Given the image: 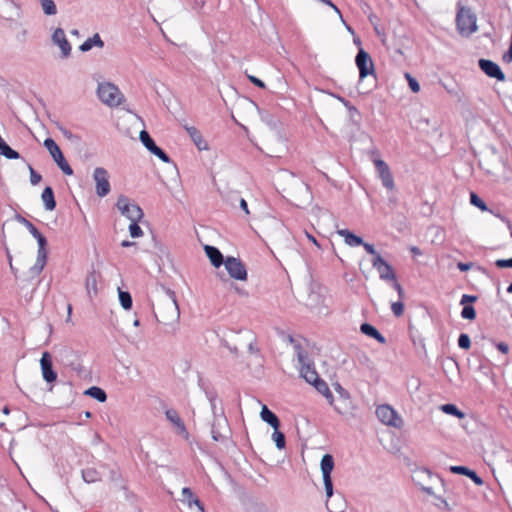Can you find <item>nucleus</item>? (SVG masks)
Returning a JSON list of instances; mask_svg holds the SVG:
<instances>
[{
  "label": "nucleus",
  "instance_id": "1",
  "mask_svg": "<svg viewBox=\"0 0 512 512\" xmlns=\"http://www.w3.org/2000/svg\"><path fill=\"white\" fill-rule=\"evenodd\" d=\"M456 7V30L460 36L468 38L478 30L477 16L470 7L462 5L460 1Z\"/></svg>",
  "mask_w": 512,
  "mask_h": 512
},
{
  "label": "nucleus",
  "instance_id": "2",
  "mask_svg": "<svg viewBox=\"0 0 512 512\" xmlns=\"http://www.w3.org/2000/svg\"><path fill=\"white\" fill-rule=\"evenodd\" d=\"M97 95L109 107H117L125 100L119 88L110 82L99 83Z\"/></svg>",
  "mask_w": 512,
  "mask_h": 512
},
{
  "label": "nucleus",
  "instance_id": "3",
  "mask_svg": "<svg viewBox=\"0 0 512 512\" xmlns=\"http://www.w3.org/2000/svg\"><path fill=\"white\" fill-rule=\"evenodd\" d=\"M33 237L37 240L38 250H37L36 262L30 268V273L32 276H37L43 271V269L47 263V259H48V251L46 249L47 239L40 231L38 232V234H35Z\"/></svg>",
  "mask_w": 512,
  "mask_h": 512
},
{
  "label": "nucleus",
  "instance_id": "4",
  "mask_svg": "<svg viewBox=\"0 0 512 512\" xmlns=\"http://www.w3.org/2000/svg\"><path fill=\"white\" fill-rule=\"evenodd\" d=\"M44 147L49 151L51 157L56 162L60 170L68 176L73 174V169L65 159L60 147L52 138H46L44 140Z\"/></svg>",
  "mask_w": 512,
  "mask_h": 512
},
{
  "label": "nucleus",
  "instance_id": "5",
  "mask_svg": "<svg viewBox=\"0 0 512 512\" xmlns=\"http://www.w3.org/2000/svg\"><path fill=\"white\" fill-rule=\"evenodd\" d=\"M355 64L359 70V85L367 76H375L374 63L369 53L366 52L362 47L359 48L358 53L356 54Z\"/></svg>",
  "mask_w": 512,
  "mask_h": 512
},
{
  "label": "nucleus",
  "instance_id": "6",
  "mask_svg": "<svg viewBox=\"0 0 512 512\" xmlns=\"http://www.w3.org/2000/svg\"><path fill=\"white\" fill-rule=\"evenodd\" d=\"M116 207L120 213L130 221H140L144 216L140 206L135 203H130L128 197L125 195H120L118 197Z\"/></svg>",
  "mask_w": 512,
  "mask_h": 512
},
{
  "label": "nucleus",
  "instance_id": "7",
  "mask_svg": "<svg viewBox=\"0 0 512 512\" xmlns=\"http://www.w3.org/2000/svg\"><path fill=\"white\" fill-rule=\"evenodd\" d=\"M320 468H321V472H322L326 497H327V499H329L332 497V495L334 493L333 482H332V478H331V473L334 469V458L331 454H324L322 456V459L320 462Z\"/></svg>",
  "mask_w": 512,
  "mask_h": 512
},
{
  "label": "nucleus",
  "instance_id": "8",
  "mask_svg": "<svg viewBox=\"0 0 512 512\" xmlns=\"http://www.w3.org/2000/svg\"><path fill=\"white\" fill-rule=\"evenodd\" d=\"M376 416L383 424L387 426L400 428L403 424L402 418L388 404L379 405L376 408Z\"/></svg>",
  "mask_w": 512,
  "mask_h": 512
},
{
  "label": "nucleus",
  "instance_id": "9",
  "mask_svg": "<svg viewBox=\"0 0 512 512\" xmlns=\"http://www.w3.org/2000/svg\"><path fill=\"white\" fill-rule=\"evenodd\" d=\"M224 266L229 276L238 281H246L248 274L245 264L240 258L228 256L225 259Z\"/></svg>",
  "mask_w": 512,
  "mask_h": 512
},
{
  "label": "nucleus",
  "instance_id": "10",
  "mask_svg": "<svg viewBox=\"0 0 512 512\" xmlns=\"http://www.w3.org/2000/svg\"><path fill=\"white\" fill-rule=\"evenodd\" d=\"M139 139L143 146L153 155L158 157L164 163H171L169 155L160 147H158L146 130H142L139 134Z\"/></svg>",
  "mask_w": 512,
  "mask_h": 512
},
{
  "label": "nucleus",
  "instance_id": "11",
  "mask_svg": "<svg viewBox=\"0 0 512 512\" xmlns=\"http://www.w3.org/2000/svg\"><path fill=\"white\" fill-rule=\"evenodd\" d=\"M93 179L96 184V194L99 197L107 196L111 190L108 171L103 167L95 168L93 172Z\"/></svg>",
  "mask_w": 512,
  "mask_h": 512
},
{
  "label": "nucleus",
  "instance_id": "12",
  "mask_svg": "<svg viewBox=\"0 0 512 512\" xmlns=\"http://www.w3.org/2000/svg\"><path fill=\"white\" fill-rule=\"evenodd\" d=\"M372 267L379 273V278L386 282L395 281L396 273L393 267L381 256L373 257L371 259Z\"/></svg>",
  "mask_w": 512,
  "mask_h": 512
},
{
  "label": "nucleus",
  "instance_id": "13",
  "mask_svg": "<svg viewBox=\"0 0 512 512\" xmlns=\"http://www.w3.org/2000/svg\"><path fill=\"white\" fill-rule=\"evenodd\" d=\"M479 68L481 71L486 74L490 78H494L498 81H505L506 76L502 71L501 67L494 61L490 59H479L478 61Z\"/></svg>",
  "mask_w": 512,
  "mask_h": 512
},
{
  "label": "nucleus",
  "instance_id": "14",
  "mask_svg": "<svg viewBox=\"0 0 512 512\" xmlns=\"http://www.w3.org/2000/svg\"><path fill=\"white\" fill-rule=\"evenodd\" d=\"M374 165L381 179L382 185L388 190H393L395 184L388 164L381 159H375Z\"/></svg>",
  "mask_w": 512,
  "mask_h": 512
},
{
  "label": "nucleus",
  "instance_id": "15",
  "mask_svg": "<svg viewBox=\"0 0 512 512\" xmlns=\"http://www.w3.org/2000/svg\"><path fill=\"white\" fill-rule=\"evenodd\" d=\"M374 165L381 179L382 185L388 190H393L395 184L388 164L381 159H375Z\"/></svg>",
  "mask_w": 512,
  "mask_h": 512
},
{
  "label": "nucleus",
  "instance_id": "16",
  "mask_svg": "<svg viewBox=\"0 0 512 512\" xmlns=\"http://www.w3.org/2000/svg\"><path fill=\"white\" fill-rule=\"evenodd\" d=\"M450 416L456 417L459 420V425L469 433L474 424V418L471 413L459 409L455 404L450 403Z\"/></svg>",
  "mask_w": 512,
  "mask_h": 512
},
{
  "label": "nucleus",
  "instance_id": "17",
  "mask_svg": "<svg viewBox=\"0 0 512 512\" xmlns=\"http://www.w3.org/2000/svg\"><path fill=\"white\" fill-rule=\"evenodd\" d=\"M40 367L43 379L52 383L57 379V372L53 369L52 357L48 351L42 353V357L40 359Z\"/></svg>",
  "mask_w": 512,
  "mask_h": 512
},
{
  "label": "nucleus",
  "instance_id": "18",
  "mask_svg": "<svg viewBox=\"0 0 512 512\" xmlns=\"http://www.w3.org/2000/svg\"><path fill=\"white\" fill-rule=\"evenodd\" d=\"M52 41L54 44L58 45L62 58H68L71 54V44L66 38L65 32L62 28H57L52 34Z\"/></svg>",
  "mask_w": 512,
  "mask_h": 512
},
{
  "label": "nucleus",
  "instance_id": "19",
  "mask_svg": "<svg viewBox=\"0 0 512 512\" xmlns=\"http://www.w3.org/2000/svg\"><path fill=\"white\" fill-rule=\"evenodd\" d=\"M228 425L227 419L223 416L221 411L220 417L214 418L211 426V435L214 441L224 443L228 440V436L221 432V429Z\"/></svg>",
  "mask_w": 512,
  "mask_h": 512
},
{
  "label": "nucleus",
  "instance_id": "20",
  "mask_svg": "<svg viewBox=\"0 0 512 512\" xmlns=\"http://www.w3.org/2000/svg\"><path fill=\"white\" fill-rule=\"evenodd\" d=\"M450 473L464 475L471 479L473 483L477 486H482L484 484L483 479L476 473L475 470L470 469L467 466L462 465H450Z\"/></svg>",
  "mask_w": 512,
  "mask_h": 512
},
{
  "label": "nucleus",
  "instance_id": "21",
  "mask_svg": "<svg viewBox=\"0 0 512 512\" xmlns=\"http://www.w3.org/2000/svg\"><path fill=\"white\" fill-rule=\"evenodd\" d=\"M300 375L309 384L317 381L320 376L315 369L314 362L309 360L305 363L300 364Z\"/></svg>",
  "mask_w": 512,
  "mask_h": 512
},
{
  "label": "nucleus",
  "instance_id": "22",
  "mask_svg": "<svg viewBox=\"0 0 512 512\" xmlns=\"http://www.w3.org/2000/svg\"><path fill=\"white\" fill-rule=\"evenodd\" d=\"M181 501L188 505V507H192L195 505L199 512H205V508L200 499L194 495L193 491L189 487H184L182 489V498Z\"/></svg>",
  "mask_w": 512,
  "mask_h": 512
},
{
  "label": "nucleus",
  "instance_id": "23",
  "mask_svg": "<svg viewBox=\"0 0 512 512\" xmlns=\"http://www.w3.org/2000/svg\"><path fill=\"white\" fill-rule=\"evenodd\" d=\"M204 251H205L208 259L210 260L211 264L215 268H219L220 266L224 265V262H225L224 256L217 247L211 246V245H205Z\"/></svg>",
  "mask_w": 512,
  "mask_h": 512
},
{
  "label": "nucleus",
  "instance_id": "24",
  "mask_svg": "<svg viewBox=\"0 0 512 512\" xmlns=\"http://www.w3.org/2000/svg\"><path fill=\"white\" fill-rule=\"evenodd\" d=\"M360 332L364 335L375 339L380 344H386V338L370 323H362L360 325Z\"/></svg>",
  "mask_w": 512,
  "mask_h": 512
},
{
  "label": "nucleus",
  "instance_id": "25",
  "mask_svg": "<svg viewBox=\"0 0 512 512\" xmlns=\"http://www.w3.org/2000/svg\"><path fill=\"white\" fill-rule=\"evenodd\" d=\"M261 419L269 424L273 429H279L280 420L277 415L271 411L266 405H263L260 412Z\"/></svg>",
  "mask_w": 512,
  "mask_h": 512
},
{
  "label": "nucleus",
  "instance_id": "26",
  "mask_svg": "<svg viewBox=\"0 0 512 512\" xmlns=\"http://www.w3.org/2000/svg\"><path fill=\"white\" fill-rule=\"evenodd\" d=\"M185 129L199 150L208 149L206 141L203 139L200 131L196 127L186 126Z\"/></svg>",
  "mask_w": 512,
  "mask_h": 512
},
{
  "label": "nucleus",
  "instance_id": "27",
  "mask_svg": "<svg viewBox=\"0 0 512 512\" xmlns=\"http://www.w3.org/2000/svg\"><path fill=\"white\" fill-rule=\"evenodd\" d=\"M44 207L47 211H53L56 208V200L52 187L46 186L41 194Z\"/></svg>",
  "mask_w": 512,
  "mask_h": 512
},
{
  "label": "nucleus",
  "instance_id": "28",
  "mask_svg": "<svg viewBox=\"0 0 512 512\" xmlns=\"http://www.w3.org/2000/svg\"><path fill=\"white\" fill-rule=\"evenodd\" d=\"M338 234L344 238L345 243L351 247H357L361 244H364V240L362 237L354 234L348 229L338 230Z\"/></svg>",
  "mask_w": 512,
  "mask_h": 512
},
{
  "label": "nucleus",
  "instance_id": "29",
  "mask_svg": "<svg viewBox=\"0 0 512 512\" xmlns=\"http://www.w3.org/2000/svg\"><path fill=\"white\" fill-rule=\"evenodd\" d=\"M165 416L171 423L176 426L179 434L187 433L185 424L175 409H167L165 411Z\"/></svg>",
  "mask_w": 512,
  "mask_h": 512
},
{
  "label": "nucleus",
  "instance_id": "30",
  "mask_svg": "<svg viewBox=\"0 0 512 512\" xmlns=\"http://www.w3.org/2000/svg\"><path fill=\"white\" fill-rule=\"evenodd\" d=\"M99 274L95 271V269H92L87 277H86V290L88 295L91 297L92 295H96L98 293L97 289V281H98Z\"/></svg>",
  "mask_w": 512,
  "mask_h": 512
},
{
  "label": "nucleus",
  "instance_id": "31",
  "mask_svg": "<svg viewBox=\"0 0 512 512\" xmlns=\"http://www.w3.org/2000/svg\"><path fill=\"white\" fill-rule=\"evenodd\" d=\"M424 477H428V478H431L432 475L430 473V471L426 468H418L414 471L413 473V481L416 482L418 485L421 486V489L425 492H427L428 494H432V488L431 487H427V486H424L422 483H421V480L424 478Z\"/></svg>",
  "mask_w": 512,
  "mask_h": 512
},
{
  "label": "nucleus",
  "instance_id": "32",
  "mask_svg": "<svg viewBox=\"0 0 512 512\" xmlns=\"http://www.w3.org/2000/svg\"><path fill=\"white\" fill-rule=\"evenodd\" d=\"M94 46L102 48L104 46V42L101 39L98 33L94 34L92 37L86 39L80 46L79 49L82 52L90 51Z\"/></svg>",
  "mask_w": 512,
  "mask_h": 512
},
{
  "label": "nucleus",
  "instance_id": "33",
  "mask_svg": "<svg viewBox=\"0 0 512 512\" xmlns=\"http://www.w3.org/2000/svg\"><path fill=\"white\" fill-rule=\"evenodd\" d=\"M0 155L4 156L5 158H7L9 160H17L21 157L19 152L12 149L6 143V141L3 139V137L1 135H0Z\"/></svg>",
  "mask_w": 512,
  "mask_h": 512
},
{
  "label": "nucleus",
  "instance_id": "34",
  "mask_svg": "<svg viewBox=\"0 0 512 512\" xmlns=\"http://www.w3.org/2000/svg\"><path fill=\"white\" fill-rule=\"evenodd\" d=\"M82 479L84 482L90 484L101 480V474L93 467H88L82 470Z\"/></svg>",
  "mask_w": 512,
  "mask_h": 512
},
{
  "label": "nucleus",
  "instance_id": "35",
  "mask_svg": "<svg viewBox=\"0 0 512 512\" xmlns=\"http://www.w3.org/2000/svg\"><path fill=\"white\" fill-rule=\"evenodd\" d=\"M85 395L90 396L91 398L97 400L98 402H105L107 400V394L104 389L98 386H92L88 388L85 392Z\"/></svg>",
  "mask_w": 512,
  "mask_h": 512
},
{
  "label": "nucleus",
  "instance_id": "36",
  "mask_svg": "<svg viewBox=\"0 0 512 512\" xmlns=\"http://www.w3.org/2000/svg\"><path fill=\"white\" fill-rule=\"evenodd\" d=\"M289 339H290V342L293 344V347H294V350H295L298 362L300 364H302V363H305V362L309 361L310 359L308 357V354L303 349L302 345L299 342L295 341L292 337H290Z\"/></svg>",
  "mask_w": 512,
  "mask_h": 512
},
{
  "label": "nucleus",
  "instance_id": "37",
  "mask_svg": "<svg viewBox=\"0 0 512 512\" xmlns=\"http://www.w3.org/2000/svg\"><path fill=\"white\" fill-rule=\"evenodd\" d=\"M118 294H119V302H120L122 308L125 310H130L133 305V300H132V296H131L130 292L123 291L119 288Z\"/></svg>",
  "mask_w": 512,
  "mask_h": 512
},
{
  "label": "nucleus",
  "instance_id": "38",
  "mask_svg": "<svg viewBox=\"0 0 512 512\" xmlns=\"http://www.w3.org/2000/svg\"><path fill=\"white\" fill-rule=\"evenodd\" d=\"M14 219L22 224L23 226L26 227V229L30 232V234L32 236H34L35 234H38L39 230L35 227V225L29 221L28 219H26L24 216H22L21 214L19 213H16L15 216H14Z\"/></svg>",
  "mask_w": 512,
  "mask_h": 512
},
{
  "label": "nucleus",
  "instance_id": "39",
  "mask_svg": "<svg viewBox=\"0 0 512 512\" xmlns=\"http://www.w3.org/2000/svg\"><path fill=\"white\" fill-rule=\"evenodd\" d=\"M470 204L477 207L481 211H489L493 213L491 210H489L487 204L484 202L482 198H480L475 192H470Z\"/></svg>",
  "mask_w": 512,
  "mask_h": 512
},
{
  "label": "nucleus",
  "instance_id": "40",
  "mask_svg": "<svg viewBox=\"0 0 512 512\" xmlns=\"http://www.w3.org/2000/svg\"><path fill=\"white\" fill-rule=\"evenodd\" d=\"M40 3L44 14L52 16L57 13V7L53 0H40Z\"/></svg>",
  "mask_w": 512,
  "mask_h": 512
},
{
  "label": "nucleus",
  "instance_id": "41",
  "mask_svg": "<svg viewBox=\"0 0 512 512\" xmlns=\"http://www.w3.org/2000/svg\"><path fill=\"white\" fill-rule=\"evenodd\" d=\"M272 439L275 442L276 447L279 450H282L286 446V439L284 433L279 431V429H274V432L272 433Z\"/></svg>",
  "mask_w": 512,
  "mask_h": 512
},
{
  "label": "nucleus",
  "instance_id": "42",
  "mask_svg": "<svg viewBox=\"0 0 512 512\" xmlns=\"http://www.w3.org/2000/svg\"><path fill=\"white\" fill-rule=\"evenodd\" d=\"M463 306L461 317L466 320H474L476 318V310L471 304H461Z\"/></svg>",
  "mask_w": 512,
  "mask_h": 512
},
{
  "label": "nucleus",
  "instance_id": "43",
  "mask_svg": "<svg viewBox=\"0 0 512 512\" xmlns=\"http://www.w3.org/2000/svg\"><path fill=\"white\" fill-rule=\"evenodd\" d=\"M199 385L203 389V391H204L208 401L209 402H216L218 395H217V392L215 391V389L210 387V386H208V385H205L201 381H200Z\"/></svg>",
  "mask_w": 512,
  "mask_h": 512
},
{
  "label": "nucleus",
  "instance_id": "44",
  "mask_svg": "<svg viewBox=\"0 0 512 512\" xmlns=\"http://www.w3.org/2000/svg\"><path fill=\"white\" fill-rule=\"evenodd\" d=\"M139 221H131V224L129 225V233L132 238H138L142 236L143 231L141 227L138 225Z\"/></svg>",
  "mask_w": 512,
  "mask_h": 512
},
{
  "label": "nucleus",
  "instance_id": "45",
  "mask_svg": "<svg viewBox=\"0 0 512 512\" xmlns=\"http://www.w3.org/2000/svg\"><path fill=\"white\" fill-rule=\"evenodd\" d=\"M458 346L461 349L468 350L471 347V339L468 334L461 333L458 338Z\"/></svg>",
  "mask_w": 512,
  "mask_h": 512
},
{
  "label": "nucleus",
  "instance_id": "46",
  "mask_svg": "<svg viewBox=\"0 0 512 512\" xmlns=\"http://www.w3.org/2000/svg\"><path fill=\"white\" fill-rule=\"evenodd\" d=\"M311 385H313V387L321 395H323L327 390H329L328 384L322 378H319L317 381L313 382Z\"/></svg>",
  "mask_w": 512,
  "mask_h": 512
},
{
  "label": "nucleus",
  "instance_id": "47",
  "mask_svg": "<svg viewBox=\"0 0 512 512\" xmlns=\"http://www.w3.org/2000/svg\"><path fill=\"white\" fill-rule=\"evenodd\" d=\"M405 77L408 81V85H409V88L411 89V91L414 93L419 92L420 91L419 82L414 77H412L409 73H406Z\"/></svg>",
  "mask_w": 512,
  "mask_h": 512
},
{
  "label": "nucleus",
  "instance_id": "48",
  "mask_svg": "<svg viewBox=\"0 0 512 512\" xmlns=\"http://www.w3.org/2000/svg\"><path fill=\"white\" fill-rule=\"evenodd\" d=\"M391 310L396 317L402 316L404 312V304L402 300L393 302L391 305Z\"/></svg>",
  "mask_w": 512,
  "mask_h": 512
},
{
  "label": "nucleus",
  "instance_id": "49",
  "mask_svg": "<svg viewBox=\"0 0 512 512\" xmlns=\"http://www.w3.org/2000/svg\"><path fill=\"white\" fill-rule=\"evenodd\" d=\"M334 389L341 399H343L344 401L350 400V393L345 388H343L341 384L335 383Z\"/></svg>",
  "mask_w": 512,
  "mask_h": 512
},
{
  "label": "nucleus",
  "instance_id": "50",
  "mask_svg": "<svg viewBox=\"0 0 512 512\" xmlns=\"http://www.w3.org/2000/svg\"><path fill=\"white\" fill-rule=\"evenodd\" d=\"M334 97H335V98H337V99H338V100L343 104V106H345V107L348 109V111H349L351 114H352V113H355V114H358V113H359V112H358V109H357L354 105H352V104H351V102H350V101H348L347 99H345L344 97L339 96V95H337V96H336V95H334Z\"/></svg>",
  "mask_w": 512,
  "mask_h": 512
},
{
  "label": "nucleus",
  "instance_id": "51",
  "mask_svg": "<svg viewBox=\"0 0 512 512\" xmlns=\"http://www.w3.org/2000/svg\"><path fill=\"white\" fill-rule=\"evenodd\" d=\"M479 370L487 377L494 379V373L492 371L491 365L489 362L481 363L479 365Z\"/></svg>",
  "mask_w": 512,
  "mask_h": 512
},
{
  "label": "nucleus",
  "instance_id": "52",
  "mask_svg": "<svg viewBox=\"0 0 512 512\" xmlns=\"http://www.w3.org/2000/svg\"><path fill=\"white\" fill-rule=\"evenodd\" d=\"M30 171V183L37 185L42 180V176L36 172L31 165H28Z\"/></svg>",
  "mask_w": 512,
  "mask_h": 512
},
{
  "label": "nucleus",
  "instance_id": "53",
  "mask_svg": "<svg viewBox=\"0 0 512 512\" xmlns=\"http://www.w3.org/2000/svg\"><path fill=\"white\" fill-rule=\"evenodd\" d=\"M497 268H512V257L508 259H498L495 261Z\"/></svg>",
  "mask_w": 512,
  "mask_h": 512
},
{
  "label": "nucleus",
  "instance_id": "54",
  "mask_svg": "<svg viewBox=\"0 0 512 512\" xmlns=\"http://www.w3.org/2000/svg\"><path fill=\"white\" fill-rule=\"evenodd\" d=\"M323 396L326 398V400L329 402V404H330L331 406H333V407H334V409H335L338 413H340V414H342V413H343V412L341 411V409H340L338 406L334 405V396H333V394H332V392H331V390H330V389H329V390H327V391L323 394Z\"/></svg>",
  "mask_w": 512,
  "mask_h": 512
},
{
  "label": "nucleus",
  "instance_id": "55",
  "mask_svg": "<svg viewBox=\"0 0 512 512\" xmlns=\"http://www.w3.org/2000/svg\"><path fill=\"white\" fill-rule=\"evenodd\" d=\"M393 288L397 291V294L399 296L400 300H403L405 297L404 289L402 288L401 284L397 281V277L395 278V281H391Z\"/></svg>",
  "mask_w": 512,
  "mask_h": 512
},
{
  "label": "nucleus",
  "instance_id": "56",
  "mask_svg": "<svg viewBox=\"0 0 512 512\" xmlns=\"http://www.w3.org/2000/svg\"><path fill=\"white\" fill-rule=\"evenodd\" d=\"M478 297L476 295L463 294L460 304H471L476 302Z\"/></svg>",
  "mask_w": 512,
  "mask_h": 512
},
{
  "label": "nucleus",
  "instance_id": "57",
  "mask_svg": "<svg viewBox=\"0 0 512 512\" xmlns=\"http://www.w3.org/2000/svg\"><path fill=\"white\" fill-rule=\"evenodd\" d=\"M360 246H363V248L365 249V251L372 255L373 257H377V255H380L376 250H375V247L373 244L371 243H368V242H364V244H361Z\"/></svg>",
  "mask_w": 512,
  "mask_h": 512
},
{
  "label": "nucleus",
  "instance_id": "58",
  "mask_svg": "<svg viewBox=\"0 0 512 512\" xmlns=\"http://www.w3.org/2000/svg\"><path fill=\"white\" fill-rule=\"evenodd\" d=\"M248 79L252 84L257 86L258 88H261V89L266 88L265 83L261 79L257 78L256 76L248 75Z\"/></svg>",
  "mask_w": 512,
  "mask_h": 512
},
{
  "label": "nucleus",
  "instance_id": "59",
  "mask_svg": "<svg viewBox=\"0 0 512 512\" xmlns=\"http://www.w3.org/2000/svg\"><path fill=\"white\" fill-rule=\"evenodd\" d=\"M248 351L250 353H252V354H259L260 353V350L257 347V341H256L255 338L249 342V344H248Z\"/></svg>",
  "mask_w": 512,
  "mask_h": 512
},
{
  "label": "nucleus",
  "instance_id": "60",
  "mask_svg": "<svg viewBox=\"0 0 512 512\" xmlns=\"http://www.w3.org/2000/svg\"><path fill=\"white\" fill-rule=\"evenodd\" d=\"M473 266L472 262H458L457 267L460 271L466 272Z\"/></svg>",
  "mask_w": 512,
  "mask_h": 512
},
{
  "label": "nucleus",
  "instance_id": "61",
  "mask_svg": "<svg viewBox=\"0 0 512 512\" xmlns=\"http://www.w3.org/2000/svg\"><path fill=\"white\" fill-rule=\"evenodd\" d=\"M222 344L224 347H226L232 354H234L235 356H238L239 354V350L236 346H231L229 345V343L227 341H222Z\"/></svg>",
  "mask_w": 512,
  "mask_h": 512
},
{
  "label": "nucleus",
  "instance_id": "62",
  "mask_svg": "<svg viewBox=\"0 0 512 512\" xmlns=\"http://www.w3.org/2000/svg\"><path fill=\"white\" fill-rule=\"evenodd\" d=\"M167 294H168L169 298L171 299L172 303L174 304L176 310L179 312V306H178V303H177L175 292L170 290V289H168L167 290Z\"/></svg>",
  "mask_w": 512,
  "mask_h": 512
},
{
  "label": "nucleus",
  "instance_id": "63",
  "mask_svg": "<svg viewBox=\"0 0 512 512\" xmlns=\"http://www.w3.org/2000/svg\"><path fill=\"white\" fill-rule=\"evenodd\" d=\"M496 348L503 354H507L509 352V346L504 342L497 343Z\"/></svg>",
  "mask_w": 512,
  "mask_h": 512
},
{
  "label": "nucleus",
  "instance_id": "64",
  "mask_svg": "<svg viewBox=\"0 0 512 512\" xmlns=\"http://www.w3.org/2000/svg\"><path fill=\"white\" fill-rule=\"evenodd\" d=\"M239 206L240 208L245 212L246 215H249V209H248V204L246 202V200L244 198H241L239 200Z\"/></svg>",
  "mask_w": 512,
  "mask_h": 512
}]
</instances>
